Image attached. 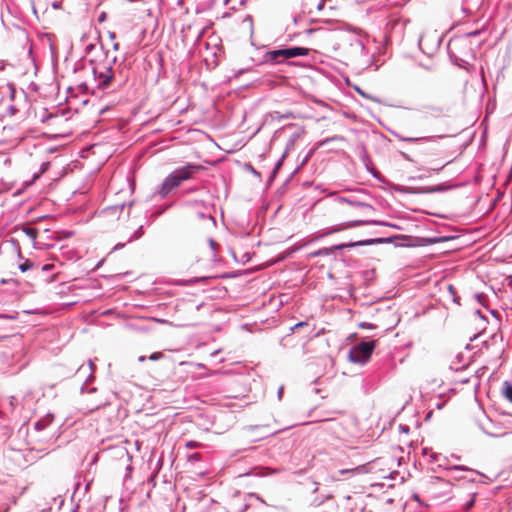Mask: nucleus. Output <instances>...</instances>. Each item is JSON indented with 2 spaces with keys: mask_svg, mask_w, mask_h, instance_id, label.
<instances>
[{
  "mask_svg": "<svg viewBox=\"0 0 512 512\" xmlns=\"http://www.w3.org/2000/svg\"><path fill=\"white\" fill-rule=\"evenodd\" d=\"M201 170H203V166L194 163H188L175 169L164 179L158 194L161 198H165L173 189L179 187L184 181L191 179L193 175Z\"/></svg>",
  "mask_w": 512,
  "mask_h": 512,
  "instance_id": "obj_1",
  "label": "nucleus"
},
{
  "mask_svg": "<svg viewBox=\"0 0 512 512\" xmlns=\"http://www.w3.org/2000/svg\"><path fill=\"white\" fill-rule=\"evenodd\" d=\"M375 348L374 341L361 342L354 346L349 352V359L353 363H365Z\"/></svg>",
  "mask_w": 512,
  "mask_h": 512,
  "instance_id": "obj_2",
  "label": "nucleus"
},
{
  "mask_svg": "<svg viewBox=\"0 0 512 512\" xmlns=\"http://www.w3.org/2000/svg\"><path fill=\"white\" fill-rule=\"evenodd\" d=\"M95 79L98 81V87L106 89L110 86L114 77V72L111 64L97 65L94 70Z\"/></svg>",
  "mask_w": 512,
  "mask_h": 512,
  "instance_id": "obj_3",
  "label": "nucleus"
},
{
  "mask_svg": "<svg viewBox=\"0 0 512 512\" xmlns=\"http://www.w3.org/2000/svg\"><path fill=\"white\" fill-rule=\"evenodd\" d=\"M309 53L308 48L304 47H289L285 49H279L269 52V56L271 60H277L279 57H283L284 59L306 56Z\"/></svg>",
  "mask_w": 512,
  "mask_h": 512,
  "instance_id": "obj_4",
  "label": "nucleus"
},
{
  "mask_svg": "<svg viewBox=\"0 0 512 512\" xmlns=\"http://www.w3.org/2000/svg\"><path fill=\"white\" fill-rule=\"evenodd\" d=\"M374 241L375 240H364V241H358V242H354V243H342V244L334 245L332 247L322 248L317 251H314L310 254V256H312V257L328 256L336 250H341V249L347 248V247L370 245Z\"/></svg>",
  "mask_w": 512,
  "mask_h": 512,
  "instance_id": "obj_5",
  "label": "nucleus"
},
{
  "mask_svg": "<svg viewBox=\"0 0 512 512\" xmlns=\"http://www.w3.org/2000/svg\"><path fill=\"white\" fill-rule=\"evenodd\" d=\"M364 224H367V222L366 221H362V220L350 221V222H347V223L342 224L340 226L334 227L332 230L326 232L324 235H328V234H331V233L339 232V231H341L343 229H347V228L361 226V225H364Z\"/></svg>",
  "mask_w": 512,
  "mask_h": 512,
  "instance_id": "obj_6",
  "label": "nucleus"
},
{
  "mask_svg": "<svg viewBox=\"0 0 512 512\" xmlns=\"http://www.w3.org/2000/svg\"><path fill=\"white\" fill-rule=\"evenodd\" d=\"M503 394L504 396L512 402V384L505 381L504 382V388H503Z\"/></svg>",
  "mask_w": 512,
  "mask_h": 512,
  "instance_id": "obj_7",
  "label": "nucleus"
},
{
  "mask_svg": "<svg viewBox=\"0 0 512 512\" xmlns=\"http://www.w3.org/2000/svg\"><path fill=\"white\" fill-rule=\"evenodd\" d=\"M33 266L34 263L31 260L26 259L23 263L19 265V269L21 270V272H26L30 270Z\"/></svg>",
  "mask_w": 512,
  "mask_h": 512,
  "instance_id": "obj_8",
  "label": "nucleus"
},
{
  "mask_svg": "<svg viewBox=\"0 0 512 512\" xmlns=\"http://www.w3.org/2000/svg\"><path fill=\"white\" fill-rule=\"evenodd\" d=\"M243 24H247L248 25L249 32L252 35L253 31H254L252 16L251 15H246L245 18L243 19Z\"/></svg>",
  "mask_w": 512,
  "mask_h": 512,
  "instance_id": "obj_9",
  "label": "nucleus"
},
{
  "mask_svg": "<svg viewBox=\"0 0 512 512\" xmlns=\"http://www.w3.org/2000/svg\"><path fill=\"white\" fill-rule=\"evenodd\" d=\"M24 232L25 234L31 239V240H36L37 238V230L35 228H25L24 229Z\"/></svg>",
  "mask_w": 512,
  "mask_h": 512,
  "instance_id": "obj_10",
  "label": "nucleus"
},
{
  "mask_svg": "<svg viewBox=\"0 0 512 512\" xmlns=\"http://www.w3.org/2000/svg\"><path fill=\"white\" fill-rule=\"evenodd\" d=\"M51 419H52V417L49 416V419L47 421L46 420L37 421L35 423V429L39 430V431L43 430L46 427V425L51 421Z\"/></svg>",
  "mask_w": 512,
  "mask_h": 512,
  "instance_id": "obj_11",
  "label": "nucleus"
},
{
  "mask_svg": "<svg viewBox=\"0 0 512 512\" xmlns=\"http://www.w3.org/2000/svg\"><path fill=\"white\" fill-rule=\"evenodd\" d=\"M402 140L412 143V142H418V141H429L430 138L429 137H421V138L406 137V138H402Z\"/></svg>",
  "mask_w": 512,
  "mask_h": 512,
  "instance_id": "obj_12",
  "label": "nucleus"
},
{
  "mask_svg": "<svg viewBox=\"0 0 512 512\" xmlns=\"http://www.w3.org/2000/svg\"><path fill=\"white\" fill-rule=\"evenodd\" d=\"M342 201L352 205V206H366L368 207V205L362 203V202H357V201H352V200H349V199H346V198H342Z\"/></svg>",
  "mask_w": 512,
  "mask_h": 512,
  "instance_id": "obj_13",
  "label": "nucleus"
},
{
  "mask_svg": "<svg viewBox=\"0 0 512 512\" xmlns=\"http://www.w3.org/2000/svg\"><path fill=\"white\" fill-rule=\"evenodd\" d=\"M143 235L142 226H140L134 233L133 237L129 239V242H131L133 239H139Z\"/></svg>",
  "mask_w": 512,
  "mask_h": 512,
  "instance_id": "obj_14",
  "label": "nucleus"
},
{
  "mask_svg": "<svg viewBox=\"0 0 512 512\" xmlns=\"http://www.w3.org/2000/svg\"><path fill=\"white\" fill-rule=\"evenodd\" d=\"M163 357V353L161 352H155V353H152L150 356H149V359L152 360V361H156V360H159L160 358Z\"/></svg>",
  "mask_w": 512,
  "mask_h": 512,
  "instance_id": "obj_15",
  "label": "nucleus"
},
{
  "mask_svg": "<svg viewBox=\"0 0 512 512\" xmlns=\"http://www.w3.org/2000/svg\"><path fill=\"white\" fill-rule=\"evenodd\" d=\"M467 467L465 466H452L449 468V471L451 472H459V471H467Z\"/></svg>",
  "mask_w": 512,
  "mask_h": 512,
  "instance_id": "obj_16",
  "label": "nucleus"
},
{
  "mask_svg": "<svg viewBox=\"0 0 512 512\" xmlns=\"http://www.w3.org/2000/svg\"><path fill=\"white\" fill-rule=\"evenodd\" d=\"M200 445H201V444H200V443H198V442H196V441H188V442L186 443V447H187V448H190V449L198 448V447H200Z\"/></svg>",
  "mask_w": 512,
  "mask_h": 512,
  "instance_id": "obj_17",
  "label": "nucleus"
},
{
  "mask_svg": "<svg viewBox=\"0 0 512 512\" xmlns=\"http://www.w3.org/2000/svg\"><path fill=\"white\" fill-rule=\"evenodd\" d=\"M200 458H201V455L199 453H193V454L188 456V459L190 461H199Z\"/></svg>",
  "mask_w": 512,
  "mask_h": 512,
  "instance_id": "obj_18",
  "label": "nucleus"
},
{
  "mask_svg": "<svg viewBox=\"0 0 512 512\" xmlns=\"http://www.w3.org/2000/svg\"><path fill=\"white\" fill-rule=\"evenodd\" d=\"M305 325H307V323H306V322H298V323H296V324L294 325V327H292L291 329H292V330H294V329H297V328L303 327V326H305Z\"/></svg>",
  "mask_w": 512,
  "mask_h": 512,
  "instance_id": "obj_19",
  "label": "nucleus"
},
{
  "mask_svg": "<svg viewBox=\"0 0 512 512\" xmlns=\"http://www.w3.org/2000/svg\"><path fill=\"white\" fill-rule=\"evenodd\" d=\"M324 6H325V3H324V0H320V2L318 3L317 5V10L318 11H321L324 9Z\"/></svg>",
  "mask_w": 512,
  "mask_h": 512,
  "instance_id": "obj_20",
  "label": "nucleus"
},
{
  "mask_svg": "<svg viewBox=\"0 0 512 512\" xmlns=\"http://www.w3.org/2000/svg\"><path fill=\"white\" fill-rule=\"evenodd\" d=\"M431 110L437 114H441L443 110L440 107H433Z\"/></svg>",
  "mask_w": 512,
  "mask_h": 512,
  "instance_id": "obj_21",
  "label": "nucleus"
},
{
  "mask_svg": "<svg viewBox=\"0 0 512 512\" xmlns=\"http://www.w3.org/2000/svg\"><path fill=\"white\" fill-rule=\"evenodd\" d=\"M283 395V387H280L278 390V399H281Z\"/></svg>",
  "mask_w": 512,
  "mask_h": 512,
  "instance_id": "obj_22",
  "label": "nucleus"
},
{
  "mask_svg": "<svg viewBox=\"0 0 512 512\" xmlns=\"http://www.w3.org/2000/svg\"><path fill=\"white\" fill-rule=\"evenodd\" d=\"M403 157H404L406 160H408V161L414 162V160H413L409 155H407V154H405V153L403 154Z\"/></svg>",
  "mask_w": 512,
  "mask_h": 512,
  "instance_id": "obj_23",
  "label": "nucleus"
},
{
  "mask_svg": "<svg viewBox=\"0 0 512 512\" xmlns=\"http://www.w3.org/2000/svg\"><path fill=\"white\" fill-rule=\"evenodd\" d=\"M361 326L365 327V328H372L373 327L372 324H367V323H362Z\"/></svg>",
  "mask_w": 512,
  "mask_h": 512,
  "instance_id": "obj_24",
  "label": "nucleus"
},
{
  "mask_svg": "<svg viewBox=\"0 0 512 512\" xmlns=\"http://www.w3.org/2000/svg\"><path fill=\"white\" fill-rule=\"evenodd\" d=\"M455 479H462L464 476L461 475V473H458V475H454Z\"/></svg>",
  "mask_w": 512,
  "mask_h": 512,
  "instance_id": "obj_25",
  "label": "nucleus"
},
{
  "mask_svg": "<svg viewBox=\"0 0 512 512\" xmlns=\"http://www.w3.org/2000/svg\"><path fill=\"white\" fill-rule=\"evenodd\" d=\"M455 479H462L464 476L461 475V473H458V475H454Z\"/></svg>",
  "mask_w": 512,
  "mask_h": 512,
  "instance_id": "obj_26",
  "label": "nucleus"
},
{
  "mask_svg": "<svg viewBox=\"0 0 512 512\" xmlns=\"http://www.w3.org/2000/svg\"><path fill=\"white\" fill-rule=\"evenodd\" d=\"M138 360H139L140 362H143V361H145V360H146V357H145V356H140V357L138 358Z\"/></svg>",
  "mask_w": 512,
  "mask_h": 512,
  "instance_id": "obj_27",
  "label": "nucleus"
},
{
  "mask_svg": "<svg viewBox=\"0 0 512 512\" xmlns=\"http://www.w3.org/2000/svg\"><path fill=\"white\" fill-rule=\"evenodd\" d=\"M113 49H114V50H118V49H119V44H118V43H115V44L113 45Z\"/></svg>",
  "mask_w": 512,
  "mask_h": 512,
  "instance_id": "obj_28",
  "label": "nucleus"
},
{
  "mask_svg": "<svg viewBox=\"0 0 512 512\" xmlns=\"http://www.w3.org/2000/svg\"><path fill=\"white\" fill-rule=\"evenodd\" d=\"M93 47H94V45H93V44H89V45L87 46V50H88V51H90V50H92V49H93Z\"/></svg>",
  "mask_w": 512,
  "mask_h": 512,
  "instance_id": "obj_29",
  "label": "nucleus"
},
{
  "mask_svg": "<svg viewBox=\"0 0 512 512\" xmlns=\"http://www.w3.org/2000/svg\"><path fill=\"white\" fill-rule=\"evenodd\" d=\"M109 37H110L111 39H114V38H115V34H114L113 32H111V33H109Z\"/></svg>",
  "mask_w": 512,
  "mask_h": 512,
  "instance_id": "obj_30",
  "label": "nucleus"
},
{
  "mask_svg": "<svg viewBox=\"0 0 512 512\" xmlns=\"http://www.w3.org/2000/svg\"><path fill=\"white\" fill-rule=\"evenodd\" d=\"M210 245H211L212 248H214L215 242L213 240H210Z\"/></svg>",
  "mask_w": 512,
  "mask_h": 512,
  "instance_id": "obj_31",
  "label": "nucleus"
},
{
  "mask_svg": "<svg viewBox=\"0 0 512 512\" xmlns=\"http://www.w3.org/2000/svg\"><path fill=\"white\" fill-rule=\"evenodd\" d=\"M49 267H50L49 265H45V266L43 267V269H44V270H49Z\"/></svg>",
  "mask_w": 512,
  "mask_h": 512,
  "instance_id": "obj_32",
  "label": "nucleus"
},
{
  "mask_svg": "<svg viewBox=\"0 0 512 512\" xmlns=\"http://www.w3.org/2000/svg\"><path fill=\"white\" fill-rule=\"evenodd\" d=\"M119 247H123V244H118V245H116L115 248H119Z\"/></svg>",
  "mask_w": 512,
  "mask_h": 512,
  "instance_id": "obj_33",
  "label": "nucleus"
},
{
  "mask_svg": "<svg viewBox=\"0 0 512 512\" xmlns=\"http://www.w3.org/2000/svg\"><path fill=\"white\" fill-rule=\"evenodd\" d=\"M326 2V0H324V3Z\"/></svg>",
  "mask_w": 512,
  "mask_h": 512,
  "instance_id": "obj_34",
  "label": "nucleus"
}]
</instances>
